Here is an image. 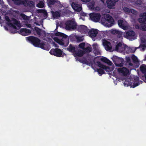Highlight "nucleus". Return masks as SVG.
<instances>
[{"instance_id": "obj_1", "label": "nucleus", "mask_w": 146, "mask_h": 146, "mask_svg": "<svg viewBox=\"0 0 146 146\" xmlns=\"http://www.w3.org/2000/svg\"><path fill=\"white\" fill-rule=\"evenodd\" d=\"M27 38V40L36 47H40L46 50H48L49 49L50 45L44 42H40V40L37 37L31 36Z\"/></svg>"}, {"instance_id": "obj_2", "label": "nucleus", "mask_w": 146, "mask_h": 146, "mask_svg": "<svg viewBox=\"0 0 146 146\" xmlns=\"http://www.w3.org/2000/svg\"><path fill=\"white\" fill-rule=\"evenodd\" d=\"M101 21L104 24L108 27H111L114 22L113 17L108 14H106L104 18L102 19Z\"/></svg>"}, {"instance_id": "obj_3", "label": "nucleus", "mask_w": 146, "mask_h": 146, "mask_svg": "<svg viewBox=\"0 0 146 146\" xmlns=\"http://www.w3.org/2000/svg\"><path fill=\"white\" fill-rule=\"evenodd\" d=\"M96 63L99 67L101 68H97L96 71L97 72L100 74V76H102L103 74L105 73L104 71L103 70L104 69L107 72H109L110 70V68L109 66H106L102 64L100 62L97 61Z\"/></svg>"}, {"instance_id": "obj_4", "label": "nucleus", "mask_w": 146, "mask_h": 146, "mask_svg": "<svg viewBox=\"0 0 146 146\" xmlns=\"http://www.w3.org/2000/svg\"><path fill=\"white\" fill-rule=\"evenodd\" d=\"M77 26V24L74 20H69L67 21L65 23V29L67 30L76 29Z\"/></svg>"}, {"instance_id": "obj_5", "label": "nucleus", "mask_w": 146, "mask_h": 146, "mask_svg": "<svg viewBox=\"0 0 146 146\" xmlns=\"http://www.w3.org/2000/svg\"><path fill=\"white\" fill-rule=\"evenodd\" d=\"M113 62L115 65L117 67H122L124 64V59L116 56H114L112 58Z\"/></svg>"}, {"instance_id": "obj_6", "label": "nucleus", "mask_w": 146, "mask_h": 146, "mask_svg": "<svg viewBox=\"0 0 146 146\" xmlns=\"http://www.w3.org/2000/svg\"><path fill=\"white\" fill-rule=\"evenodd\" d=\"M49 53L51 55L58 57H63L65 55L60 49L58 48L52 49L50 51Z\"/></svg>"}, {"instance_id": "obj_7", "label": "nucleus", "mask_w": 146, "mask_h": 146, "mask_svg": "<svg viewBox=\"0 0 146 146\" xmlns=\"http://www.w3.org/2000/svg\"><path fill=\"white\" fill-rule=\"evenodd\" d=\"M90 17L93 21L97 22L99 21L101 17L100 14L96 13H92L90 14Z\"/></svg>"}, {"instance_id": "obj_8", "label": "nucleus", "mask_w": 146, "mask_h": 146, "mask_svg": "<svg viewBox=\"0 0 146 146\" xmlns=\"http://www.w3.org/2000/svg\"><path fill=\"white\" fill-rule=\"evenodd\" d=\"M135 33L133 31H127L124 35L125 37L127 39L131 40L135 39Z\"/></svg>"}, {"instance_id": "obj_9", "label": "nucleus", "mask_w": 146, "mask_h": 146, "mask_svg": "<svg viewBox=\"0 0 146 146\" xmlns=\"http://www.w3.org/2000/svg\"><path fill=\"white\" fill-rule=\"evenodd\" d=\"M14 2V3L17 5H23L25 6H28L29 1L28 0H12Z\"/></svg>"}, {"instance_id": "obj_10", "label": "nucleus", "mask_w": 146, "mask_h": 146, "mask_svg": "<svg viewBox=\"0 0 146 146\" xmlns=\"http://www.w3.org/2000/svg\"><path fill=\"white\" fill-rule=\"evenodd\" d=\"M139 78L138 76L135 77L133 79L134 83L131 84V86L133 88H135L142 83V82L139 80Z\"/></svg>"}, {"instance_id": "obj_11", "label": "nucleus", "mask_w": 146, "mask_h": 146, "mask_svg": "<svg viewBox=\"0 0 146 146\" xmlns=\"http://www.w3.org/2000/svg\"><path fill=\"white\" fill-rule=\"evenodd\" d=\"M140 69L141 72L144 74V76H142L141 78L143 80L145 78L146 80V65L144 64L141 65L140 67Z\"/></svg>"}, {"instance_id": "obj_12", "label": "nucleus", "mask_w": 146, "mask_h": 146, "mask_svg": "<svg viewBox=\"0 0 146 146\" xmlns=\"http://www.w3.org/2000/svg\"><path fill=\"white\" fill-rule=\"evenodd\" d=\"M88 29L86 26L83 25H80L78 28L79 31L82 33H86L88 32Z\"/></svg>"}, {"instance_id": "obj_13", "label": "nucleus", "mask_w": 146, "mask_h": 146, "mask_svg": "<svg viewBox=\"0 0 146 146\" xmlns=\"http://www.w3.org/2000/svg\"><path fill=\"white\" fill-rule=\"evenodd\" d=\"M72 8L75 11L79 12L82 9V7L80 4L74 2H72L71 4Z\"/></svg>"}, {"instance_id": "obj_14", "label": "nucleus", "mask_w": 146, "mask_h": 146, "mask_svg": "<svg viewBox=\"0 0 146 146\" xmlns=\"http://www.w3.org/2000/svg\"><path fill=\"white\" fill-rule=\"evenodd\" d=\"M31 32L30 30L26 28H21L19 31L20 34L24 36L28 35L29 34L31 33Z\"/></svg>"}, {"instance_id": "obj_15", "label": "nucleus", "mask_w": 146, "mask_h": 146, "mask_svg": "<svg viewBox=\"0 0 146 146\" xmlns=\"http://www.w3.org/2000/svg\"><path fill=\"white\" fill-rule=\"evenodd\" d=\"M103 44L105 48V49L107 50H109L112 49V46L111 45V43L106 40H104L103 41Z\"/></svg>"}, {"instance_id": "obj_16", "label": "nucleus", "mask_w": 146, "mask_h": 146, "mask_svg": "<svg viewBox=\"0 0 146 146\" xmlns=\"http://www.w3.org/2000/svg\"><path fill=\"white\" fill-rule=\"evenodd\" d=\"M141 15V17L142 18H138V21L140 23L146 24V12L143 13Z\"/></svg>"}, {"instance_id": "obj_17", "label": "nucleus", "mask_w": 146, "mask_h": 146, "mask_svg": "<svg viewBox=\"0 0 146 146\" xmlns=\"http://www.w3.org/2000/svg\"><path fill=\"white\" fill-rule=\"evenodd\" d=\"M118 1V0H107L106 2L108 8L112 9Z\"/></svg>"}, {"instance_id": "obj_18", "label": "nucleus", "mask_w": 146, "mask_h": 146, "mask_svg": "<svg viewBox=\"0 0 146 146\" xmlns=\"http://www.w3.org/2000/svg\"><path fill=\"white\" fill-rule=\"evenodd\" d=\"M47 3L48 5L49 6L55 4L56 3L57 4H59L58 6H59V5H60V7H62L63 6L60 4V2L57 0H47Z\"/></svg>"}, {"instance_id": "obj_19", "label": "nucleus", "mask_w": 146, "mask_h": 146, "mask_svg": "<svg viewBox=\"0 0 146 146\" xmlns=\"http://www.w3.org/2000/svg\"><path fill=\"white\" fill-rule=\"evenodd\" d=\"M88 33L90 36L92 38H94L96 36L98 33V32L96 30L92 29L90 30Z\"/></svg>"}, {"instance_id": "obj_20", "label": "nucleus", "mask_w": 146, "mask_h": 146, "mask_svg": "<svg viewBox=\"0 0 146 146\" xmlns=\"http://www.w3.org/2000/svg\"><path fill=\"white\" fill-rule=\"evenodd\" d=\"M118 71L123 74L124 76H126L129 72V70L126 68L123 67L118 69Z\"/></svg>"}, {"instance_id": "obj_21", "label": "nucleus", "mask_w": 146, "mask_h": 146, "mask_svg": "<svg viewBox=\"0 0 146 146\" xmlns=\"http://www.w3.org/2000/svg\"><path fill=\"white\" fill-rule=\"evenodd\" d=\"M118 24L119 27L124 30L126 29L127 27L125 25L123 21L121 19H119L118 21Z\"/></svg>"}, {"instance_id": "obj_22", "label": "nucleus", "mask_w": 146, "mask_h": 146, "mask_svg": "<svg viewBox=\"0 0 146 146\" xmlns=\"http://www.w3.org/2000/svg\"><path fill=\"white\" fill-rule=\"evenodd\" d=\"M61 12V10L56 11L55 12L52 11V13L53 17L54 18H57L60 17Z\"/></svg>"}, {"instance_id": "obj_23", "label": "nucleus", "mask_w": 146, "mask_h": 146, "mask_svg": "<svg viewBox=\"0 0 146 146\" xmlns=\"http://www.w3.org/2000/svg\"><path fill=\"white\" fill-rule=\"evenodd\" d=\"M100 60L102 61L107 63L110 66L112 64V62L106 57H103L101 58Z\"/></svg>"}, {"instance_id": "obj_24", "label": "nucleus", "mask_w": 146, "mask_h": 146, "mask_svg": "<svg viewBox=\"0 0 146 146\" xmlns=\"http://www.w3.org/2000/svg\"><path fill=\"white\" fill-rule=\"evenodd\" d=\"M75 47L73 46L71 44H70L67 48V50L69 51L72 53L74 52H75Z\"/></svg>"}, {"instance_id": "obj_25", "label": "nucleus", "mask_w": 146, "mask_h": 146, "mask_svg": "<svg viewBox=\"0 0 146 146\" xmlns=\"http://www.w3.org/2000/svg\"><path fill=\"white\" fill-rule=\"evenodd\" d=\"M84 54V53L82 51H81L74 53V55L75 57L76 56L79 57H81L83 56Z\"/></svg>"}, {"instance_id": "obj_26", "label": "nucleus", "mask_w": 146, "mask_h": 146, "mask_svg": "<svg viewBox=\"0 0 146 146\" xmlns=\"http://www.w3.org/2000/svg\"><path fill=\"white\" fill-rule=\"evenodd\" d=\"M92 47L91 46H88L86 48H84L83 50L85 52H90L92 51Z\"/></svg>"}, {"instance_id": "obj_27", "label": "nucleus", "mask_w": 146, "mask_h": 146, "mask_svg": "<svg viewBox=\"0 0 146 146\" xmlns=\"http://www.w3.org/2000/svg\"><path fill=\"white\" fill-rule=\"evenodd\" d=\"M35 29L36 31L37 34L40 36L41 35V29L37 27H35Z\"/></svg>"}, {"instance_id": "obj_28", "label": "nucleus", "mask_w": 146, "mask_h": 146, "mask_svg": "<svg viewBox=\"0 0 146 146\" xmlns=\"http://www.w3.org/2000/svg\"><path fill=\"white\" fill-rule=\"evenodd\" d=\"M13 21L14 22L13 24L15 25H16L17 27H20L21 26V24L20 22L18 21L15 19H13Z\"/></svg>"}, {"instance_id": "obj_29", "label": "nucleus", "mask_w": 146, "mask_h": 146, "mask_svg": "<svg viewBox=\"0 0 146 146\" xmlns=\"http://www.w3.org/2000/svg\"><path fill=\"white\" fill-rule=\"evenodd\" d=\"M131 59L134 63H136L138 62L137 58L134 54H133L131 56Z\"/></svg>"}, {"instance_id": "obj_30", "label": "nucleus", "mask_w": 146, "mask_h": 146, "mask_svg": "<svg viewBox=\"0 0 146 146\" xmlns=\"http://www.w3.org/2000/svg\"><path fill=\"white\" fill-rule=\"evenodd\" d=\"M125 60L126 62L128 63L130 66H132L133 64L131 62L130 58L129 57L126 56Z\"/></svg>"}, {"instance_id": "obj_31", "label": "nucleus", "mask_w": 146, "mask_h": 146, "mask_svg": "<svg viewBox=\"0 0 146 146\" xmlns=\"http://www.w3.org/2000/svg\"><path fill=\"white\" fill-rule=\"evenodd\" d=\"M44 6V3L42 1H40L36 5V6L39 8H42Z\"/></svg>"}, {"instance_id": "obj_32", "label": "nucleus", "mask_w": 146, "mask_h": 146, "mask_svg": "<svg viewBox=\"0 0 146 146\" xmlns=\"http://www.w3.org/2000/svg\"><path fill=\"white\" fill-rule=\"evenodd\" d=\"M118 31L119 30L115 29H112L110 31V33L113 35H117Z\"/></svg>"}, {"instance_id": "obj_33", "label": "nucleus", "mask_w": 146, "mask_h": 146, "mask_svg": "<svg viewBox=\"0 0 146 146\" xmlns=\"http://www.w3.org/2000/svg\"><path fill=\"white\" fill-rule=\"evenodd\" d=\"M122 46V43L121 42H119L115 46V49L117 51H118L119 50V48L121 47Z\"/></svg>"}, {"instance_id": "obj_34", "label": "nucleus", "mask_w": 146, "mask_h": 146, "mask_svg": "<svg viewBox=\"0 0 146 146\" xmlns=\"http://www.w3.org/2000/svg\"><path fill=\"white\" fill-rule=\"evenodd\" d=\"M85 45V43L84 42H83L80 44L79 45V47L80 48L82 49L83 50L84 48V46Z\"/></svg>"}, {"instance_id": "obj_35", "label": "nucleus", "mask_w": 146, "mask_h": 146, "mask_svg": "<svg viewBox=\"0 0 146 146\" xmlns=\"http://www.w3.org/2000/svg\"><path fill=\"white\" fill-rule=\"evenodd\" d=\"M35 6V4L34 2L32 1H29L28 3V6L30 7H33Z\"/></svg>"}, {"instance_id": "obj_36", "label": "nucleus", "mask_w": 146, "mask_h": 146, "mask_svg": "<svg viewBox=\"0 0 146 146\" xmlns=\"http://www.w3.org/2000/svg\"><path fill=\"white\" fill-rule=\"evenodd\" d=\"M7 25H8L9 26H10L11 27H13L14 29H17V27L13 23H7Z\"/></svg>"}, {"instance_id": "obj_37", "label": "nucleus", "mask_w": 146, "mask_h": 146, "mask_svg": "<svg viewBox=\"0 0 146 146\" xmlns=\"http://www.w3.org/2000/svg\"><path fill=\"white\" fill-rule=\"evenodd\" d=\"M22 17L25 20H29L28 17L24 14L21 15Z\"/></svg>"}, {"instance_id": "obj_38", "label": "nucleus", "mask_w": 146, "mask_h": 146, "mask_svg": "<svg viewBox=\"0 0 146 146\" xmlns=\"http://www.w3.org/2000/svg\"><path fill=\"white\" fill-rule=\"evenodd\" d=\"M140 30L143 31H146V25H141Z\"/></svg>"}, {"instance_id": "obj_39", "label": "nucleus", "mask_w": 146, "mask_h": 146, "mask_svg": "<svg viewBox=\"0 0 146 146\" xmlns=\"http://www.w3.org/2000/svg\"><path fill=\"white\" fill-rule=\"evenodd\" d=\"M117 36L118 38H120L122 37L123 35V33L119 31L118 32L117 34Z\"/></svg>"}, {"instance_id": "obj_40", "label": "nucleus", "mask_w": 146, "mask_h": 146, "mask_svg": "<svg viewBox=\"0 0 146 146\" xmlns=\"http://www.w3.org/2000/svg\"><path fill=\"white\" fill-rule=\"evenodd\" d=\"M62 35H63V33L58 32L55 33V35L57 36L62 37Z\"/></svg>"}, {"instance_id": "obj_41", "label": "nucleus", "mask_w": 146, "mask_h": 146, "mask_svg": "<svg viewBox=\"0 0 146 146\" xmlns=\"http://www.w3.org/2000/svg\"><path fill=\"white\" fill-rule=\"evenodd\" d=\"M76 39L79 42H81L83 41V39H82V37H76Z\"/></svg>"}, {"instance_id": "obj_42", "label": "nucleus", "mask_w": 146, "mask_h": 146, "mask_svg": "<svg viewBox=\"0 0 146 146\" xmlns=\"http://www.w3.org/2000/svg\"><path fill=\"white\" fill-rule=\"evenodd\" d=\"M5 19L8 22V23H10V22H11L10 19H9V17L8 16H5Z\"/></svg>"}, {"instance_id": "obj_43", "label": "nucleus", "mask_w": 146, "mask_h": 146, "mask_svg": "<svg viewBox=\"0 0 146 146\" xmlns=\"http://www.w3.org/2000/svg\"><path fill=\"white\" fill-rule=\"evenodd\" d=\"M57 43H58L59 44L61 45H64V43L63 41L59 40Z\"/></svg>"}, {"instance_id": "obj_44", "label": "nucleus", "mask_w": 146, "mask_h": 146, "mask_svg": "<svg viewBox=\"0 0 146 146\" xmlns=\"http://www.w3.org/2000/svg\"><path fill=\"white\" fill-rule=\"evenodd\" d=\"M141 26V25H138L137 24H136V25H135V28H136V29H139L140 30Z\"/></svg>"}, {"instance_id": "obj_45", "label": "nucleus", "mask_w": 146, "mask_h": 146, "mask_svg": "<svg viewBox=\"0 0 146 146\" xmlns=\"http://www.w3.org/2000/svg\"><path fill=\"white\" fill-rule=\"evenodd\" d=\"M140 46L142 48L143 50H145L146 48V46L145 44H143L141 45H140Z\"/></svg>"}, {"instance_id": "obj_46", "label": "nucleus", "mask_w": 146, "mask_h": 146, "mask_svg": "<svg viewBox=\"0 0 146 146\" xmlns=\"http://www.w3.org/2000/svg\"><path fill=\"white\" fill-rule=\"evenodd\" d=\"M62 38L66 39L67 38L68 36L66 34L63 33V35H62Z\"/></svg>"}, {"instance_id": "obj_47", "label": "nucleus", "mask_w": 146, "mask_h": 146, "mask_svg": "<svg viewBox=\"0 0 146 146\" xmlns=\"http://www.w3.org/2000/svg\"><path fill=\"white\" fill-rule=\"evenodd\" d=\"M85 63L86 64L88 65H90V64H92L91 63V62H90L89 63L86 60H85L84 61Z\"/></svg>"}, {"instance_id": "obj_48", "label": "nucleus", "mask_w": 146, "mask_h": 146, "mask_svg": "<svg viewBox=\"0 0 146 146\" xmlns=\"http://www.w3.org/2000/svg\"><path fill=\"white\" fill-rule=\"evenodd\" d=\"M54 40L56 41V42H58L59 40H60L57 37H54L53 38Z\"/></svg>"}, {"instance_id": "obj_49", "label": "nucleus", "mask_w": 146, "mask_h": 146, "mask_svg": "<svg viewBox=\"0 0 146 146\" xmlns=\"http://www.w3.org/2000/svg\"><path fill=\"white\" fill-rule=\"evenodd\" d=\"M53 44L55 47H59V46H58V45L57 44H56L55 42H53Z\"/></svg>"}, {"instance_id": "obj_50", "label": "nucleus", "mask_w": 146, "mask_h": 146, "mask_svg": "<svg viewBox=\"0 0 146 146\" xmlns=\"http://www.w3.org/2000/svg\"><path fill=\"white\" fill-rule=\"evenodd\" d=\"M39 12L41 13H44V12L45 11V10L44 9H40L38 10Z\"/></svg>"}, {"instance_id": "obj_51", "label": "nucleus", "mask_w": 146, "mask_h": 146, "mask_svg": "<svg viewBox=\"0 0 146 146\" xmlns=\"http://www.w3.org/2000/svg\"><path fill=\"white\" fill-rule=\"evenodd\" d=\"M26 25L27 26V27H29V28H31V25L30 24H26Z\"/></svg>"}, {"instance_id": "obj_52", "label": "nucleus", "mask_w": 146, "mask_h": 146, "mask_svg": "<svg viewBox=\"0 0 146 146\" xmlns=\"http://www.w3.org/2000/svg\"><path fill=\"white\" fill-rule=\"evenodd\" d=\"M82 1L84 2H89L91 0H81Z\"/></svg>"}, {"instance_id": "obj_53", "label": "nucleus", "mask_w": 146, "mask_h": 146, "mask_svg": "<svg viewBox=\"0 0 146 146\" xmlns=\"http://www.w3.org/2000/svg\"><path fill=\"white\" fill-rule=\"evenodd\" d=\"M137 49V48H134L133 49V50H132V49H131V50H132V51H131V52H132V53H134L135 51V50H136Z\"/></svg>"}, {"instance_id": "obj_54", "label": "nucleus", "mask_w": 146, "mask_h": 146, "mask_svg": "<svg viewBox=\"0 0 146 146\" xmlns=\"http://www.w3.org/2000/svg\"><path fill=\"white\" fill-rule=\"evenodd\" d=\"M125 9L126 10H127V12H129V8H125Z\"/></svg>"}, {"instance_id": "obj_55", "label": "nucleus", "mask_w": 146, "mask_h": 146, "mask_svg": "<svg viewBox=\"0 0 146 146\" xmlns=\"http://www.w3.org/2000/svg\"><path fill=\"white\" fill-rule=\"evenodd\" d=\"M3 2L2 0H0V4H2V3H3Z\"/></svg>"}, {"instance_id": "obj_56", "label": "nucleus", "mask_w": 146, "mask_h": 146, "mask_svg": "<svg viewBox=\"0 0 146 146\" xmlns=\"http://www.w3.org/2000/svg\"><path fill=\"white\" fill-rule=\"evenodd\" d=\"M97 46V44H94L93 45V48H94V46Z\"/></svg>"}, {"instance_id": "obj_57", "label": "nucleus", "mask_w": 146, "mask_h": 146, "mask_svg": "<svg viewBox=\"0 0 146 146\" xmlns=\"http://www.w3.org/2000/svg\"><path fill=\"white\" fill-rule=\"evenodd\" d=\"M82 15L83 16H86V14L85 13H83Z\"/></svg>"}, {"instance_id": "obj_58", "label": "nucleus", "mask_w": 146, "mask_h": 146, "mask_svg": "<svg viewBox=\"0 0 146 146\" xmlns=\"http://www.w3.org/2000/svg\"><path fill=\"white\" fill-rule=\"evenodd\" d=\"M5 28L6 30H8V29L7 27H5Z\"/></svg>"}, {"instance_id": "obj_59", "label": "nucleus", "mask_w": 146, "mask_h": 146, "mask_svg": "<svg viewBox=\"0 0 146 146\" xmlns=\"http://www.w3.org/2000/svg\"><path fill=\"white\" fill-rule=\"evenodd\" d=\"M132 11H134V10H133H133H132Z\"/></svg>"}, {"instance_id": "obj_60", "label": "nucleus", "mask_w": 146, "mask_h": 146, "mask_svg": "<svg viewBox=\"0 0 146 146\" xmlns=\"http://www.w3.org/2000/svg\"><path fill=\"white\" fill-rule=\"evenodd\" d=\"M58 28V27L57 26L56 27V29L55 30L57 29Z\"/></svg>"}, {"instance_id": "obj_61", "label": "nucleus", "mask_w": 146, "mask_h": 146, "mask_svg": "<svg viewBox=\"0 0 146 146\" xmlns=\"http://www.w3.org/2000/svg\"><path fill=\"white\" fill-rule=\"evenodd\" d=\"M68 42H69V40H68Z\"/></svg>"}, {"instance_id": "obj_62", "label": "nucleus", "mask_w": 146, "mask_h": 146, "mask_svg": "<svg viewBox=\"0 0 146 146\" xmlns=\"http://www.w3.org/2000/svg\"><path fill=\"white\" fill-rule=\"evenodd\" d=\"M137 1L136 2V3L137 4Z\"/></svg>"}, {"instance_id": "obj_63", "label": "nucleus", "mask_w": 146, "mask_h": 146, "mask_svg": "<svg viewBox=\"0 0 146 146\" xmlns=\"http://www.w3.org/2000/svg\"><path fill=\"white\" fill-rule=\"evenodd\" d=\"M145 58L146 59V57H145Z\"/></svg>"}]
</instances>
